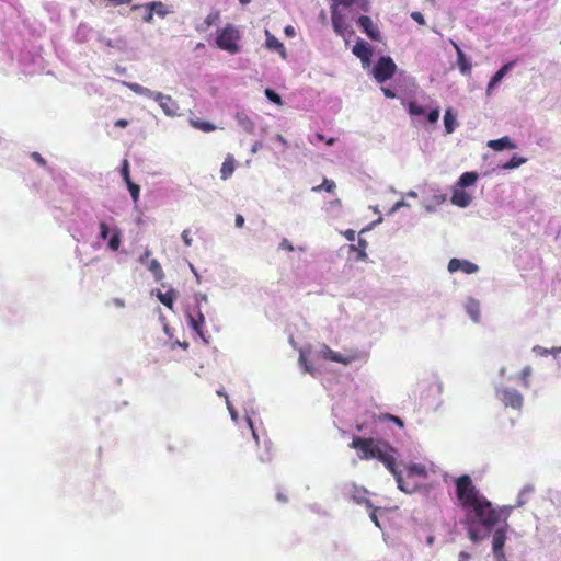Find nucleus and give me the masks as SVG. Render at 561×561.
<instances>
[{
    "label": "nucleus",
    "mask_w": 561,
    "mask_h": 561,
    "mask_svg": "<svg viewBox=\"0 0 561 561\" xmlns=\"http://www.w3.org/2000/svg\"><path fill=\"white\" fill-rule=\"evenodd\" d=\"M466 512V519H471L472 524L481 525L490 530L501 519L502 510H496L484 496L470 506Z\"/></svg>",
    "instance_id": "obj_1"
},
{
    "label": "nucleus",
    "mask_w": 561,
    "mask_h": 561,
    "mask_svg": "<svg viewBox=\"0 0 561 561\" xmlns=\"http://www.w3.org/2000/svg\"><path fill=\"white\" fill-rule=\"evenodd\" d=\"M456 496L463 511H469L476 502L483 499L479 490L474 486L472 479L468 474L460 476L455 481Z\"/></svg>",
    "instance_id": "obj_2"
},
{
    "label": "nucleus",
    "mask_w": 561,
    "mask_h": 561,
    "mask_svg": "<svg viewBox=\"0 0 561 561\" xmlns=\"http://www.w3.org/2000/svg\"><path fill=\"white\" fill-rule=\"evenodd\" d=\"M241 37V32L236 25L226 24L225 27L217 30L215 43L219 49L236 55L241 50L239 44Z\"/></svg>",
    "instance_id": "obj_3"
},
{
    "label": "nucleus",
    "mask_w": 561,
    "mask_h": 561,
    "mask_svg": "<svg viewBox=\"0 0 561 561\" xmlns=\"http://www.w3.org/2000/svg\"><path fill=\"white\" fill-rule=\"evenodd\" d=\"M394 453L396 450L388 443L379 440L378 447L375 450V458L381 461L393 474L398 483V488L401 491L408 492L403 486L401 472L397 470Z\"/></svg>",
    "instance_id": "obj_4"
},
{
    "label": "nucleus",
    "mask_w": 561,
    "mask_h": 561,
    "mask_svg": "<svg viewBox=\"0 0 561 561\" xmlns=\"http://www.w3.org/2000/svg\"><path fill=\"white\" fill-rule=\"evenodd\" d=\"M195 302L196 306L192 310L188 309L186 311L187 322L188 325L198 334V336L205 340L203 332V327L205 324V316L201 310V304H207L208 298L205 294H197L195 295Z\"/></svg>",
    "instance_id": "obj_5"
},
{
    "label": "nucleus",
    "mask_w": 561,
    "mask_h": 561,
    "mask_svg": "<svg viewBox=\"0 0 561 561\" xmlns=\"http://www.w3.org/2000/svg\"><path fill=\"white\" fill-rule=\"evenodd\" d=\"M379 440H375L374 438H364L360 436H355L350 447L357 450V455L362 460H370L375 459V450L378 447Z\"/></svg>",
    "instance_id": "obj_6"
},
{
    "label": "nucleus",
    "mask_w": 561,
    "mask_h": 561,
    "mask_svg": "<svg viewBox=\"0 0 561 561\" xmlns=\"http://www.w3.org/2000/svg\"><path fill=\"white\" fill-rule=\"evenodd\" d=\"M397 70V65L389 56H382L378 59L373 69L374 78L377 82L382 83L393 77Z\"/></svg>",
    "instance_id": "obj_7"
},
{
    "label": "nucleus",
    "mask_w": 561,
    "mask_h": 561,
    "mask_svg": "<svg viewBox=\"0 0 561 561\" xmlns=\"http://www.w3.org/2000/svg\"><path fill=\"white\" fill-rule=\"evenodd\" d=\"M496 397L506 408L519 410L524 403L522 393L518 390L510 387L499 389L496 391Z\"/></svg>",
    "instance_id": "obj_8"
},
{
    "label": "nucleus",
    "mask_w": 561,
    "mask_h": 561,
    "mask_svg": "<svg viewBox=\"0 0 561 561\" xmlns=\"http://www.w3.org/2000/svg\"><path fill=\"white\" fill-rule=\"evenodd\" d=\"M151 255V250L146 249L144 254L139 257V262L141 264H146L147 268L152 273L154 279L160 282L164 277V272L157 259H150Z\"/></svg>",
    "instance_id": "obj_9"
},
{
    "label": "nucleus",
    "mask_w": 561,
    "mask_h": 561,
    "mask_svg": "<svg viewBox=\"0 0 561 561\" xmlns=\"http://www.w3.org/2000/svg\"><path fill=\"white\" fill-rule=\"evenodd\" d=\"M478 270H479V266L477 264L471 263L470 261H467V260H460V259L454 257L448 262V271L450 273L461 271L465 274H473V273L478 272Z\"/></svg>",
    "instance_id": "obj_10"
},
{
    "label": "nucleus",
    "mask_w": 561,
    "mask_h": 561,
    "mask_svg": "<svg viewBox=\"0 0 561 561\" xmlns=\"http://www.w3.org/2000/svg\"><path fill=\"white\" fill-rule=\"evenodd\" d=\"M359 27L366 35L373 41L380 39L379 28L373 23V20L368 15H360L357 20Z\"/></svg>",
    "instance_id": "obj_11"
},
{
    "label": "nucleus",
    "mask_w": 561,
    "mask_h": 561,
    "mask_svg": "<svg viewBox=\"0 0 561 561\" xmlns=\"http://www.w3.org/2000/svg\"><path fill=\"white\" fill-rule=\"evenodd\" d=\"M347 494L357 504L364 503L367 507L373 506V503L366 497L367 490L364 486L351 483L347 485Z\"/></svg>",
    "instance_id": "obj_12"
},
{
    "label": "nucleus",
    "mask_w": 561,
    "mask_h": 561,
    "mask_svg": "<svg viewBox=\"0 0 561 561\" xmlns=\"http://www.w3.org/2000/svg\"><path fill=\"white\" fill-rule=\"evenodd\" d=\"M506 541V531L504 528H499L493 534L492 549L494 556L503 558L504 545Z\"/></svg>",
    "instance_id": "obj_13"
},
{
    "label": "nucleus",
    "mask_w": 561,
    "mask_h": 561,
    "mask_svg": "<svg viewBox=\"0 0 561 561\" xmlns=\"http://www.w3.org/2000/svg\"><path fill=\"white\" fill-rule=\"evenodd\" d=\"M353 54L358 57L364 64H368L373 56V50L368 43L364 41H358L353 46Z\"/></svg>",
    "instance_id": "obj_14"
},
{
    "label": "nucleus",
    "mask_w": 561,
    "mask_h": 561,
    "mask_svg": "<svg viewBox=\"0 0 561 561\" xmlns=\"http://www.w3.org/2000/svg\"><path fill=\"white\" fill-rule=\"evenodd\" d=\"M154 101H157L160 107L167 115H173L175 113L176 106L174 101L170 95H165L161 92H157L154 94Z\"/></svg>",
    "instance_id": "obj_15"
},
{
    "label": "nucleus",
    "mask_w": 561,
    "mask_h": 561,
    "mask_svg": "<svg viewBox=\"0 0 561 561\" xmlns=\"http://www.w3.org/2000/svg\"><path fill=\"white\" fill-rule=\"evenodd\" d=\"M331 19L334 31L339 35L343 36L347 31V25L345 23L344 16L339 12L335 5H332L331 8Z\"/></svg>",
    "instance_id": "obj_16"
},
{
    "label": "nucleus",
    "mask_w": 561,
    "mask_h": 561,
    "mask_svg": "<svg viewBox=\"0 0 561 561\" xmlns=\"http://www.w3.org/2000/svg\"><path fill=\"white\" fill-rule=\"evenodd\" d=\"M454 47L457 53V65H458L460 72L466 76L471 75L472 66H471L470 60L466 57L465 53L461 50V48L456 43H454Z\"/></svg>",
    "instance_id": "obj_17"
},
{
    "label": "nucleus",
    "mask_w": 561,
    "mask_h": 561,
    "mask_svg": "<svg viewBox=\"0 0 561 561\" xmlns=\"http://www.w3.org/2000/svg\"><path fill=\"white\" fill-rule=\"evenodd\" d=\"M471 199V196L460 187L455 188L451 195V203L458 207H467Z\"/></svg>",
    "instance_id": "obj_18"
},
{
    "label": "nucleus",
    "mask_w": 561,
    "mask_h": 561,
    "mask_svg": "<svg viewBox=\"0 0 561 561\" xmlns=\"http://www.w3.org/2000/svg\"><path fill=\"white\" fill-rule=\"evenodd\" d=\"M488 147L494 151H502L504 149H514L516 145L512 142L508 136L499 139H493L488 142Z\"/></svg>",
    "instance_id": "obj_19"
},
{
    "label": "nucleus",
    "mask_w": 561,
    "mask_h": 561,
    "mask_svg": "<svg viewBox=\"0 0 561 561\" xmlns=\"http://www.w3.org/2000/svg\"><path fill=\"white\" fill-rule=\"evenodd\" d=\"M236 169V161L232 154H227L225 161L221 164L220 176L222 180L229 179Z\"/></svg>",
    "instance_id": "obj_20"
},
{
    "label": "nucleus",
    "mask_w": 561,
    "mask_h": 561,
    "mask_svg": "<svg viewBox=\"0 0 561 561\" xmlns=\"http://www.w3.org/2000/svg\"><path fill=\"white\" fill-rule=\"evenodd\" d=\"M140 8L150 9L151 11H153V13H157L159 16H162V18L165 16L168 13V11L165 10V5L160 1L149 2L144 5L135 4V5H133L131 10L136 11V10H139Z\"/></svg>",
    "instance_id": "obj_21"
},
{
    "label": "nucleus",
    "mask_w": 561,
    "mask_h": 561,
    "mask_svg": "<svg viewBox=\"0 0 561 561\" xmlns=\"http://www.w3.org/2000/svg\"><path fill=\"white\" fill-rule=\"evenodd\" d=\"M266 47L271 50H276L280 53L283 58L286 57V50L283 43L274 35H272L268 31H266Z\"/></svg>",
    "instance_id": "obj_22"
},
{
    "label": "nucleus",
    "mask_w": 561,
    "mask_h": 561,
    "mask_svg": "<svg viewBox=\"0 0 561 561\" xmlns=\"http://www.w3.org/2000/svg\"><path fill=\"white\" fill-rule=\"evenodd\" d=\"M512 65V62H507L495 72L488 84V92H490V90L493 89L503 79V77L511 69Z\"/></svg>",
    "instance_id": "obj_23"
},
{
    "label": "nucleus",
    "mask_w": 561,
    "mask_h": 561,
    "mask_svg": "<svg viewBox=\"0 0 561 561\" xmlns=\"http://www.w3.org/2000/svg\"><path fill=\"white\" fill-rule=\"evenodd\" d=\"M220 14L218 11L209 13L203 24L196 26V31L198 32H205L207 31L211 25L216 24L219 21Z\"/></svg>",
    "instance_id": "obj_24"
},
{
    "label": "nucleus",
    "mask_w": 561,
    "mask_h": 561,
    "mask_svg": "<svg viewBox=\"0 0 561 561\" xmlns=\"http://www.w3.org/2000/svg\"><path fill=\"white\" fill-rule=\"evenodd\" d=\"M478 180V174L476 172H465L460 175L458 180V186L460 188L468 187L473 185Z\"/></svg>",
    "instance_id": "obj_25"
},
{
    "label": "nucleus",
    "mask_w": 561,
    "mask_h": 561,
    "mask_svg": "<svg viewBox=\"0 0 561 561\" xmlns=\"http://www.w3.org/2000/svg\"><path fill=\"white\" fill-rule=\"evenodd\" d=\"M157 296L160 302L163 304L167 308H173L174 299L176 296L174 289H170L165 293L159 291Z\"/></svg>",
    "instance_id": "obj_26"
},
{
    "label": "nucleus",
    "mask_w": 561,
    "mask_h": 561,
    "mask_svg": "<svg viewBox=\"0 0 561 561\" xmlns=\"http://www.w3.org/2000/svg\"><path fill=\"white\" fill-rule=\"evenodd\" d=\"M456 116L453 114L451 108L445 111L444 126L447 134H451L456 128Z\"/></svg>",
    "instance_id": "obj_27"
},
{
    "label": "nucleus",
    "mask_w": 561,
    "mask_h": 561,
    "mask_svg": "<svg viewBox=\"0 0 561 561\" xmlns=\"http://www.w3.org/2000/svg\"><path fill=\"white\" fill-rule=\"evenodd\" d=\"M190 124L191 126H193L194 128L201 130V131H204V133H210V131H214L216 129V126L214 124H211L210 122H206V121H201V119H194V118H191L190 119Z\"/></svg>",
    "instance_id": "obj_28"
},
{
    "label": "nucleus",
    "mask_w": 561,
    "mask_h": 561,
    "mask_svg": "<svg viewBox=\"0 0 561 561\" xmlns=\"http://www.w3.org/2000/svg\"><path fill=\"white\" fill-rule=\"evenodd\" d=\"M121 242H122L121 231L117 228H115L112 230V236L108 240L107 245L112 251H117L121 245Z\"/></svg>",
    "instance_id": "obj_29"
},
{
    "label": "nucleus",
    "mask_w": 561,
    "mask_h": 561,
    "mask_svg": "<svg viewBox=\"0 0 561 561\" xmlns=\"http://www.w3.org/2000/svg\"><path fill=\"white\" fill-rule=\"evenodd\" d=\"M465 525L468 530V536H469L470 540L472 542H478L481 539V537L479 536L478 530L474 528L476 525L472 524L471 519H466Z\"/></svg>",
    "instance_id": "obj_30"
},
{
    "label": "nucleus",
    "mask_w": 561,
    "mask_h": 561,
    "mask_svg": "<svg viewBox=\"0 0 561 561\" xmlns=\"http://www.w3.org/2000/svg\"><path fill=\"white\" fill-rule=\"evenodd\" d=\"M335 187H336V185H335L334 181L324 179L323 182L320 185L314 186L312 188V191L320 192L321 190H324L328 193H334Z\"/></svg>",
    "instance_id": "obj_31"
},
{
    "label": "nucleus",
    "mask_w": 561,
    "mask_h": 561,
    "mask_svg": "<svg viewBox=\"0 0 561 561\" xmlns=\"http://www.w3.org/2000/svg\"><path fill=\"white\" fill-rule=\"evenodd\" d=\"M127 187H128V191L131 195V198L134 201V203H137L138 199H139V195H140V187L138 184L134 183L133 181H130L129 183H126Z\"/></svg>",
    "instance_id": "obj_32"
},
{
    "label": "nucleus",
    "mask_w": 561,
    "mask_h": 561,
    "mask_svg": "<svg viewBox=\"0 0 561 561\" xmlns=\"http://www.w3.org/2000/svg\"><path fill=\"white\" fill-rule=\"evenodd\" d=\"M526 162L525 158L514 156L507 163L503 165L504 169H515Z\"/></svg>",
    "instance_id": "obj_33"
},
{
    "label": "nucleus",
    "mask_w": 561,
    "mask_h": 561,
    "mask_svg": "<svg viewBox=\"0 0 561 561\" xmlns=\"http://www.w3.org/2000/svg\"><path fill=\"white\" fill-rule=\"evenodd\" d=\"M408 111L411 115L419 116L425 113L424 107L419 105L416 102H410L408 106Z\"/></svg>",
    "instance_id": "obj_34"
},
{
    "label": "nucleus",
    "mask_w": 561,
    "mask_h": 561,
    "mask_svg": "<svg viewBox=\"0 0 561 561\" xmlns=\"http://www.w3.org/2000/svg\"><path fill=\"white\" fill-rule=\"evenodd\" d=\"M265 96L275 104H282V98L279 94H277L274 90L267 88L265 89Z\"/></svg>",
    "instance_id": "obj_35"
},
{
    "label": "nucleus",
    "mask_w": 561,
    "mask_h": 561,
    "mask_svg": "<svg viewBox=\"0 0 561 561\" xmlns=\"http://www.w3.org/2000/svg\"><path fill=\"white\" fill-rule=\"evenodd\" d=\"M533 370H531V367L530 366H526L522 369L520 374H519V379L522 381V383L525 386V387H528L529 386V381H528V378L529 376L531 375Z\"/></svg>",
    "instance_id": "obj_36"
},
{
    "label": "nucleus",
    "mask_w": 561,
    "mask_h": 561,
    "mask_svg": "<svg viewBox=\"0 0 561 561\" xmlns=\"http://www.w3.org/2000/svg\"><path fill=\"white\" fill-rule=\"evenodd\" d=\"M409 473L420 476V477H425L426 470L421 465H412L411 467H409Z\"/></svg>",
    "instance_id": "obj_37"
},
{
    "label": "nucleus",
    "mask_w": 561,
    "mask_h": 561,
    "mask_svg": "<svg viewBox=\"0 0 561 561\" xmlns=\"http://www.w3.org/2000/svg\"><path fill=\"white\" fill-rule=\"evenodd\" d=\"M121 173H122V176H123L125 183H129L131 181L130 175H129V163L126 159L123 161Z\"/></svg>",
    "instance_id": "obj_38"
},
{
    "label": "nucleus",
    "mask_w": 561,
    "mask_h": 561,
    "mask_svg": "<svg viewBox=\"0 0 561 561\" xmlns=\"http://www.w3.org/2000/svg\"><path fill=\"white\" fill-rule=\"evenodd\" d=\"M439 115H440V112H439V108H434L432 110L428 115H427V121L431 123V124H434L438 121L439 118Z\"/></svg>",
    "instance_id": "obj_39"
},
{
    "label": "nucleus",
    "mask_w": 561,
    "mask_h": 561,
    "mask_svg": "<svg viewBox=\"0 0 561 561\" xmlns=\"http://www.w3.org/2000/svg\"><path fill=\"white\" fill-rule=\"evenodd\" d=\"M110 233V228L106 222L102 221L100 224V239L106 240Z\"/></svg>",
    "instance_id": "obj_40"
},
{
    "label": "nucleus",
    "mask_w": 561,
    "mask_h": 561,
    "mask_svg": "<svg viewBox=\"0 0 561 561\" xmlns=\"http://www.w3.org/2000/svg\"><path fill=\"white\" fill-rule=\"evenodd\" d=\"M279 249L291 252L294 251V245L288 239L284 238L279 243Z\"/></svg>",
    "instance_id": "obj_41"
},
{
    "label": "nucleus",
    "mask_w": 561,
    "mask_h": 561,
    "mask_svg": "<svg viewBox=\"0 0 561 561\" xmlns=\"http://www.w3.org/2000/svg\"><path fill=\"white\" fill-rule=\"evenodd\" d=\"M182 240L184 242V244L186 247H191L192 245V242H193V239L191 237V231L188 229H185L183 232H182Z\"/></svg>",
    "instance_id": "obj_42"
},
{
    "label": "nucleus",
    "mask_w": 561,
    "mask_h": 561,
    "mask_svg": "<svg viewBox=\"0 0 561 561\" xmlns=\"http://www.w3.org/2000/svg\"><path fill=\"white\" fill-rule=\"evenodd\" d=\"M328 358L336 363H346L340 354L331 350H328Z\"/></svg>",
    "instance_id": "obj_43"
},
{
    "label": "nucleus",
    "mask_w": 561,
    "mask_h": 561,
    "mask_svg": "<svg viewBox=\"0 0 561 561\" xmlns=\"http://www.w3.org/2000/svg\"><path fill=\"white\" fill-rule=\"evenodd\" d=\"M369 508H370L369 517H370L371 522H373L377 527H379V528H380V524H379V520H378V517H377V511H378V508H377V507H374V506H371V507H369Z\"/></svg>",
    "instance_id": "obj_44"
},
{
    "label": "nucleus",
    "mask_w": 561,
    "mask_h": 561,
    "mask_svg": "<svg viewBox=\"0 0 561 561\" xmlns=\"http://www.w3.org/2000/svg\"><path fill=\"white\" fill-rule=\"evenodd\" d=\"M411 18L417 22L420 25H424L425 24V20H424V16L422 15L421 12H412L411 13Z\"/></svg>",
    "instance_id": "obj_45"
},
{
    "label": "nucleus",
    "mask_w": 561,
    "mask_h": 561,
    "mask_svg": "<svg viewBox=\"0 0 561 561\" xmlns=\"http://www.w3.org/2000/svg\"><path fill=\"white\" fill-rule=\"evenodd\" d=\"M156 93L157 92H153L150 89L142 87V89L139 92V95H144V96H147V98H150V99L154 100V94Z\"/></svg>",
    "instance_id": "obj_46"
},
{
    "label": "nucleus",
    "mask_w": 561,
    "mask_h": 561,
    "mask_svg": "<svg viewBox=\"0 0 561 561\" xmlns=\"http://www.w3.org/2000/svg\"><path fill=\"white\" fill-rule=\"evenodd\" d=\"M125 84L136 94H139L140 90L142 89V85L135 82H127Z\"/></svg>",
    "instance_id": "obj_47"
},
{
    "label": "nucleus",
    "mask_w": 561,
    "mask_h": 561,
    "mask_svg": "<svg viewBox=\"0 0 561 561\" xmlns=\"http://www.w3.org/2000/svg\"><path fill=\"white\" fill-rule=\"evenodd\" d=\"M32 158L41 165L46 164V160L38 152H33Z\"/></svg>",
    "instance_id": "obj_48"
},
{
    "label": "nucleus",
    "mask_w": 561,
    "mask_h": 561,
    "mask_svg": "<svg viewBox=\"0 0 561 561\" xmlns=\"http://www.w3.org/2000/svg\"><path fill=\"white\" fill-rule=\"evenodd\" d=\"M333 5H335L337 8V5H344V7H350L352 5V3L354 2V0H333Z\"/></svg>",
    "instance_id": "obj_49"
},
{
    "label": "nucleus",
    "mask_w": 561,
    "mask_h": 561,
    "mask_svg": "<svg viewBox=\"0 0 561 561\" xmlns=\"http://www.w3.org/2000/svg\"><path fill=\"white\" fill-rule=\"evenodd\" d=\"M299 360H300L301 365H304L305 371L312 374V368L309 366V364L307 363V360L304 357V355H300Z\"/></svg>",
    "instance_id": "obj_50"
},
{
    "label": "nucleus",
    "mask_w": 561,
    "mask_h": 561,
    "mask_svg": "<svg viewBox=\"0 0 561 561\" xmlns=\"http://www.w3.org/2000/svg\"><path fill=\"white\" fill-rule=\"evenodd\" d=\"M146 10H147V13L144 16V21L146 23H152V21H153V11H151L150 9H146Z\"/></svg>",
    "instance_id": "obj_51"
},
{
    "label": "nucleus",
    "mask_w": 561,
    "mask_h": 561,
    "mask_svg": "<svg viewBox=\"0 0 561 561\" xmlns=\"http://www.w3.org/2000/svg\"><path fill=\"white\" fill-rule=\"evenodd\" d=\"M276 499L280 503H287L288 502V496L284 492H280V491L277 492Z\"/></svg>",
    "instance_id": "obj_52"
},
{
    "label": "nucleus",
    "mask_w": 561,
    "mask_h": 561,
    "mask_svg": "<svg viewBox=\"0 0 561 561\" xmlns=\"http://www.w3.org/2000/svg\"><path fill=\"white\" fill-rule=\"evenodd\" d=\"M381 90H382L385 96L388 99H394L397 96L396 93L391 89L382 88Z\"/></svg>",
    "instance_id": "obj_53"
},
{
    "label": "nucleus",
    "mask_w": 561,
    "mask_h": 561,
    "mask_svg": "<svg viewBox=\"0 0 561 561\" xmlns=\"http://www.w3.org/2000/svg\"><path fill=\"white\" fill-rule=\"evenodd\" d=\"M128 124L129 123L127 119L121 118L115 122V127L125 128L128 126Z\"/></svg>",
    "instance_id": "obj_54"
},
{
    "label": "nucleus",
    "mask_w": 561,
    "mask_h": 561,
    "mask_svg": "<svg viewBox=\"0 0 561 561\" xmlns=\"http://www.w3.org/2000/svg\"><path fill=\"white\" fill-rule=\"evenodd\" d=\"M468 312L472 317L474 321L478 320V308L477 307H468Z\"/></svg>",
    "instance_id": "obj_55"
},
{
    "label": "nucleus",
    "mask_w": 561,
    "mask_h": 561,
    "mask_svg": "<svg viewBox=\"0 0 561 561\" xmlns=\"http://www.w3.org/2000/svg\"><path fill=\"white\" fill-rule=\"evenodd\" d=\"M236 226L238 228H242L244 226V218L242 215H237L236 216Z\"/></svg>",
    "instance_id": "obj_56"
},
{
    "label": "nucleus",
    "mask_w": 561,
    "mask_h": 561,
    "mask_svg": "<svg viewBox=\"0 0 561 561\" xmlns=\"http://www.w3.org/2000/svg\"><path fill=\"white\" fill-rule=\"evenodd\" d=\"M388 419H390L391 421H393L398 426L400 427H403V421L398 417V416H394V415H388Z\"/></svg>",
    "instance_id": "obj_57"
},
{
    "label": "nucleus",
    "mask_w": 561,
    "mask_h": 561,
    "mask_svg": "<svg viewBox=\"0 0 561 561\" xmlns=\"http://www.w3.org/2000/svg\"><path fill=\"white\" fill-rule=\"evenodd\" d=\"M276 140H277L279 144H282V146H283L284 148H288V141H287V140H286V138H285V137H283L282 135H277V136H276Z\"/></svg>",
    "instance_id": "obj_58"
},
{
    "label": "nucleus",
    "mask_w": 561,
    "mask_h": 561,
    "mask_svg": "<svg viewBox=\"0 0 561 561\" xmlns=\"http://www.w3.org/2000/svg\"><path fill=\"white\" fill-rule=\"evenodd\" d=\"M344 236L346 237V239L348 241H354L355 240V231L353 230H347Z\"/></svg>",
    "instance_id": "obj_59"
},
{
    "label": "nucleus",
    "mask_w": 561,
    "mask_h": 561,
    "mask_svg": "<svg viewBox=\"0 0 561 561\" xmlns=\"http://www.w3.org/2000/svg\"><path fill=\"white\" fill-rule=\"evenodd\" d=\"M285 34L288 35V36H294L295 35V30L293 26H286L285 27Z\"/></svg>",
    "instance_id": "obj_60"
},
{
    "label": "nucleus",
    "mask_w": 561,
    "mask_h": 561,
    "mask_svg": "<svg viewBox=\"0 0 561 561\" xmlns=\"http://www.w3.org/2000/svg\"><path fill=\"white\" fill-rule=\"evenodd\" d=\"M460 561H468L470 554L468 552L461 551L459 554Z\"/></svg>",
    "instance_id": "obj_61"
},
{
    "label": "nucleus",
    "mask_w": 561,
    "mask_h": 561,
    "mask_svg": "<svg viewBox=\"0 0 561 561\" xmlns=\"http://www.w3.org/2000/svg\"><path fill=\"white\" fill-rule=\"evenodd\" d=\"M113 304H114L116 307H118V308H123V307L125 306L124 301H123L122 299H119V298H115V299L113 300Z\"/></svg>",
    "instance_id": "obj_62"
},
{
    "label": "nucleus",
    "mask_w": 561,
    "mask_h": 561,
    "mask_svg": "<svg viewBox=\"0 0 561 561\" xmlns=\"http://www.w3.org/2000/svg\"><path fill=\"white\" fill-rule=\"evenodd\" d=\"M314 138L318 140V141H325V137L324 135H322L321 133H317L314 135Z\"/></svg>",
    "instance_id": "obj_63"
},
{
    "label": "nucleus",
    "mask_w": 561,
    "mask_h": 561,
    "mask_svg": "<svg viewBox=\"0 0 561 561\" xmlns=\"http://www.w3.org/2000/svg\"><path fill=\"white\" fill-rule=\"evenodd\" d=\"M327 145L332 146L335 144V138L331 137L329 139H325Z\"/></svg>",
    "instance_id": "obj_64"
}]
</instances>
